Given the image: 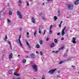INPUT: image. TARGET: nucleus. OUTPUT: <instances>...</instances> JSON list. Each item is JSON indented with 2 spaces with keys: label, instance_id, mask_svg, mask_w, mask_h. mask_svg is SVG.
Wrapping results in <instances>:
<instances>
[{
  "label": "nucleus",
  "instance_id": "f257e3e1",
  "mask_svg": "<svg viewBox=\"0 0 79 79\" xmlns=\"http://www.w3.org/2000/svg\"><path fill=\"white\" fill-rule=\"evenodd\" d=\"M32 67L34 69V71H37L38 70L37 66L35 65H33Z\"/></svg>",
  "mask_w": 79,
  "mask_h": 79
},
{
  "label": "nucleus",
  "instance_id": "f03ea898",
  "mask_svg": "<svg viewBox=\"0 0 79 79\" xmlns=\"http://www.w3.org/2000/svg\"><path fill=\"white\" fill-rule=\"evenodd\" d=\"M21 39V35H20L19 38V40H17V43H19L21 47H23V45H22V44H21V42L20 40V39Z\"/></svg>",
  "mask_w": 79,
  "mask_h": 79
},
{
  "label": "nucleus",
  "instance_id": "7ed1b4c3",
  "mask_svg": "<svg viewBox=\"0 0 79 79\" xmlns=\"http://www.w3.org/2000/svg\"><path fill=\"white\" fill-rule=\"evenodd\" d=\"M56 70V69H52L51 70L49 71V73H50V74H53L54 73V72H55V71Z\"/></svg>",
  "mask_w": 79,
  "mask_h": 79
},
{
  "label": "nucleus",
  "instance_id": "20e7f679",
  "mask_svg": "<svg viewBox=\"0 0 79 79\" xmlns=\"http://www.w3.org/2000/svg\"><path fill=\"white\" fill-rule=\"evenodd\" d=\"M66 29V27H65L64 29L62 30V31L61 32V34L62 36H63V35H64V34H65V32H64V30H65Z\"/></svg>",
  "mask_w": 79,
  "mask_h": 79
},
{
  "label": "nucleus",
  "instance_id": "39448f33",
  "mask_svg": "<svg viewBox=\"0 0 79 79\" xmlns=\"http://www.w3.org/2000/svg\"><path fill=\"white\" fill-rule=\"evenodd\" d=\"M68 8L69 10H72L73 8V5H68Z\"/></svg>",
  "mask_w": 79,
  "mask_h": 79
},
{
  "label": "nucleus",
  "instance_id": "423d86ee",
  "mask_svg": "<svg viewBox=\"0 0 79 79\" xmlns=\"http://www.w3.org/2000/svg\"><path fill=\"white\" fill-rule=\"evenodd\" d=\"M25 42L26 44H27V45L28 46V48L31 50V46H30V45H29V42L27 41V40H26V41H25Z\"/></svg>",
  "mask_w": 79,
  "mask_h": 79
},
{
  "label": "nucleus",
  "instance_id": "0eeeda50",
  "mask_svg": "<svg viewBox=\"0 0 79 79\" xmlns=\"http://www.w3.org/2000/svg\"><path fill=\"white\" fill-rule=\"evenodd\" d=\"M79 4V0H78L76 1H75L74 2V4L76 5H78Z\"/></svg>",
  "mask_w": 79,
  "mask_h": 79
},
{
  "label": "nucleus",
  "instance_id": "6e6552de",
  "mask_svg": "<svg viewBox=\"0 0 79 79\" xmlns=\"http://www.w3.org/2000/svg\"><path fill=\"white\" fill-rule=\"evenodd\" d=\"M14 74L15 75V76H20L19 73H17L16 72H15Z\"/></svg>",
  "mask_w": 79,
  "mask_h": 79
},
{
  "label": "nucleus",
  "instance_id": "1a4fd4ad",
  "mask_svg": "<svg viewBox=\"0 0 79 79\" xmlns=\"http://www.w3.org/2000/svg\"><path fill=\"white\" fill-rule=\"evenodd\" d=\"M31 20L32 21V22L33 23H35V19L34 18V17H31Z\"/></svg>",
  "mask_w": 79,
  "mask_h": 79
},
{
  "label": "nucleus",
  "instance_id": "9d476101",
  "mask_svg": "<svg viewBox=\"0 0 79 79\" xmlns=\"http://www.w3.org/2000/svg\"><path fill=\"white\" fill-rule=\"evenodd\" d=\"M13 56V53H11L9 55V57L10 59L12 58Z\"/></svg>",
  "mask_w": 79,
  "mask_h": 79
},
{
  "label": "nucleus",
  "instance_id": "9b49d317",
  "mask_svg": "<svg viewBox=\"0 0 79 79\" xmlns=\"http://www.w3.org/2000/svg\"><path fill=\"white\" fill-rule=\"evenodd\" d=\"M54 45H55V44L54 43H52L50 46L51 48L53 47H54Z\"/></svg>",
  "mask_w": 79,
  "mask_h": 79
},
{
  "label": "nucleus",
  "instance_id": "f8f14e48",
  "mask_svg": "<svg viewBox=\"0 0 79 79\" xmlns=\"http://www.w3.org/2000/svg\"><path fill=\"white\" fill-rule=\"evenodd\" d=\"M31 58H34L35 57V55H34V54H31Z\"/></svg>",
  "mask_w": 79,
  "mask_h": 79
},
{
  "label": "nucleus",
  "instance_id": "ddd939ff",
  "mask_svg": "<svg viewBox=\"0 0 79 79\" xmlns=\"http://www.w3.org/2000/svg\"><path fill=\"white\" fill-rule=\"evenodd\" d=\"M36 47L37 48H40V46L38 44H37L36 46Z\"/></svg>",
  "mask_w": 79,
  "mask_h": 79
},
{
  "label": "nucleus",
  "instance_id": "4468645a",
  "mask_svg": "<svg viewBox=\"0 0 79 79\" xmlns=\"http://www.w3.org/2000/svg\"><path fill=\"white\" fill-rule=\"evenodd\" d=\"M54 21H56L57 19H58V18L56 17V16H54Z\"/></svg>",
  "mask_w": 79,
  "mask_h": 79
},
{
  "label": "nucleus",
  "instance_id": "2eb2a0df",
  "mask_svg": "<svg viewBox=\"0 0 79 79\" xmlns=\"http://www.w3.org/2000/svg\"><path fill=\"white\" fill-rule=\"evenodd\" d=\"M17 15H19H19H21V13L19 11H17Z\"/></svg>",
  "mask_w": 79,
  "mask_h": 79
},
{
  "label": "nucleus",
  "instance_id": "dca6fc26",
  "mask_svg": "<svg viewBox=\"0 0 79 79\" xmlns=\"http://www.w3.org/2000/svg\"><path fill=\"white\" fill-rule=\"evenodd\" d=\"M41 79H45V75H43Z\"/></svg>",
  "mask_w": 79,
  "mask_h": 79
},
{
  "label": "nucleus",
  "instance_id": "f3484780",
  "mask_svg": "<svg viewBox=\"0 0 79 79\" xmlns=\"http://www.w3.org/2000/svg\"><path fill=\"white\" fill-rule=\"evenodd\" d=\"M54 42L56 44L58 43V41H57V40L56 39H54Z\"/></svg>",
  "mask_w": 79,
  "mask_h": 79
},
{
  "label": "nucleus",
  "instance_id": "a211bd4d",
  "mask_svg": "<svg viewBox=\"0 0 79 79\" xmlns=\"http://www.w3.org/2000/svg\"><path fill=\"white\" fill-rule=\"evenodd\" d=\"M26 60L25 59H23V60H22V63H26Z\"/></svg>",
  "mask_w": 79,
  "mask_h": 79
},
{
  "label": "nucleus",
  "instance_id": "6ab92c4d",
  "mask_svg": "<svg viewBox=\"0 0 79 79\" xmlns=\"http://www.w3.org/2000/svg\"><path fill=\"white\" fill-rule=\"evenodd\" d=\"M71 67H73V69H76V66H75L72 65Z\"/></svg>",
  "mask_w": 79,
  "mask_h": 79
},
{
  "label": "nucleus",
  "instance_id": "aec40b11",
  "mask_svg": "<svg viewBox=\"0 0 79 79\" xmlns=\"http://www.w3.org/2000/svg\"><path fill=\"white\" fill-rule=\"evenodd\" d=\"M43 43V41L42 40H40V45H42Z\"/></svg>",
  "mask_w": 79,
  "mask_h": 79
},
{
  "label": "nucleus",
  "instance_id": "412c9836",
  "mask_svg": "<svg viewBox=\"0 0 79 79\" xmlns=\"http://www.w3.org/2000/svg\"><path fill=\"white\" fill-rule=\"evenodd\" d=\"M64 61H61L59 63V64H62L63 63Z\"/></svg>",
  "mask_w": 79,
  "mask_h": 79
},
{
  "label": "nucleus",
  "instance_id": "4be33fe9",
  "mask_svg": "<svg viewBox=\"0 0 79 79\" xmlns=\"http://www.w3.org/2000/svg\"><path fill=\"white\" fill-rule=\"evenodd\" d=\"M26 3L27 5V6H29V2L27 1H26Z\"/></svg>",
  "mask_w": 79,
  "mask_h": 79
},
{
  "label": "nucleus",
  "instance_id": "5701e85b",
  "mask_svg": "<svg viewBox=\"0 0 79 79\" xmlns=\"http://www.w3.org/2000/svg\"><path fill=\"white\" fill-rule=\"evenodd\" d=\"M12 71H13V70H10L9 72V74H11V73H12Z\"/></svg>",
  "mask_w": 79,
  "mask_h": 79
},
{
  "label": "nucleus",
  "instance_id": "b1692460",
  "mask_svg": "<svg viewBox=\"0 0 79 79\" xmlns=\"http://www.w3.org/2000/svg\"><path fill=\"white\" fill-rule=\"evenodd\" d=\"M19 3H23V2H22V0H19Z\"/></svg>",
  "mask_w": 79,
  "mask_h": 79
},
{
  "label": "nucleus",
  "instance_id": "393cba45",
  "mask_svg": "<svg viewBox=\"0 0 79 79\" xmlns=\"http://www.w3.org/2000/svg\"><path fill=\"white\" fill-rule=\"evenodd\" d=\"M9 14V15H12V12H11V11H10Z\"/></svg>",
  "mask_w": 79,
  "mask_h": 79
},
{
  "label": "nucleus",
  "instance_id": "a878e982",
  "mask_svg": "<svg viewBox=\"0 0 79 79\" xmlns=\"http://www.w3.org/2000/svg\"><path fill=\"white\" fill-rule=\"evenodd\" d=\"M19 16V18H20V19H22V18H23V16L21 15V14Z\"/></svg>",
  "mask_w": 79,
  "mask_h": 79
},
{
  "label": "nucleus",
  "instance_id": "bb28decb",
  "mask_svg": "<svg viewBox=\"0 0 79 79\" xmlns=\"http://www.w3.org/2000/svg\"><path fill=\"white\" fill-rule=\"evenodd\" d=\"M7 43L8 44H9V45H10V46L11 45V42H10V41H8Z\"/></svg>",
  "mask_w": 79,
  "mask_h": 79
},
{
  "label": "nucleus",
  "instance_id": "cd10ccee",
  "mask_svg": "<svg viewBox=\"0 0 79 79\" xmlns=\"http://www.w3.org/2000/svg\"><path fill=\"white\" fill-rule=\"evenodd\" d=\"M50 31V32H49V34H51L52 33V30H49Z\"/></svg>",
  "mask_w": 79,
  "mask_h": 79
},
{
  "label": "nucleus",
  "instance_id": "c85d7f7f",
  "mask_svg": "<svg viewBox=\"0 0 79 79\" xmlns=\"http://www.w3.org/2000/svg\"><path fill=\"white\" fill-rule=\"evenodd\" d=\"M40 53L41 55H43V52L41 51H40Z\"/></svg>",
  "mask_w": 79,
  "mask_h": 79
},
{
  "label": "nucleus",
  "instance_id": "c756f323",
  "mask_svg": "<svg viewBox=\"0 0 79 79\" xmlns=\"http://www.w3.org/2000/svg\"><path fill=\"white\" fill-rule=\"evenodd\" d=\"M52 27H53V25H51L50 27V30H51L52 28Z\"/></svg>",
  "mask_w": 79,
  "mask_h": 79
},
{
  "label": "nucleus",
  "instance_id": "7c9ffc66",
  "mask_svg": "<svg viewBox=\"0 0 79 79\" xmlns=\"http://www.w3.org/2000/svg\"><path fill=\"white\" fill-rule=\"evenodd\" d=\"M49 40V38H47L46 39L47 42Z\"/></svg>",
  "mask_w": 79,
  "mask_h": 79
},
{
  "label": "nucleus",
  "instance_id": "2f4dec72",
  "mask_svg": "<svg viewBox=\"0 0 79 79\" xmlns=\"http://www.w3.org/2000/svg\"><path fill=\"white\" fill-rule=\"evenodd\" d=\"M42 19H43V20H46V18H45L44 17H43Z\"/></svg>",
  "mask_w": 79,
  "mask_h": 79
},
{
  "label": "nucleus",
  "instance_id": "473e14b6",
  "mask_svg": "<svg viewBox=\"0 0 79 79\" xmlns=\"http://www.w3.org/2000/svg\"><path fill=\"white\" fill-rule=\"evenodd\" d=\"M46 32V30H44V33H43L44 35H45V34Z\"/></svg>",
  "mask_w": 79,
  "mask_h": 79
},
{
  "label": "nucleus",
  "instance_id": "72a5a7b5",
  "mask_svg": "<svg viewBox=\"0 0 79 79\" xmlns=\"http://www.w3.org/2000/svg\"><path fill=\"white\" fill-rule=\"evenodd\" d=\"M7 21L8 22H9V23H10V20L9 19H7Z\"/></svg>",
  "mask_w": 79,
  "mask_h": 79
},
{
  "label": "nucleus",
  "instance_id": "f704fd0d",
  "mask_svg": "<svg viewBox=\"0 0 79 79\" xmlns=\"http://www.w3.org/2000/svg\"><path fill=\"white\" fill-rule=\"evenodd\" d=\"M63 48V47H62L61 48H59V50H61Z\"/></svg>",
  "mask_w": 79,
  "mask_h": 79
},
{
  "label": "nucleus",
  "instance_id": "c9c22d12",
  "mask_svg": "<svg viewBox=\"0 0 79 79\" xmlns=\"http://www.w3.org/2000/svg\"><path fill=\"white\" fill-rule=\"evenodd\" d=\"M59 27H61V24H60L59 26Z\"/></svg>",
  "mask_w": 79,
  "mask_h": 79
},
{
  "label": "nucleus",
  "instance_id": "e433bc0d",
  "mask_svg": "<svg viewBox=\"0 0 79 79\" xmlns=\"http://www.w3.org/2000/svg\"><path fill=\"white\" fill-rule=\"evenodd\" d=\"M72 42L73 44H75V43H76V41L75 40H73Z\"/></svg>",
  "mask_w": 79,
  "mask_h": 79
},
{
  "label": "nucleus",
  "instance_id": "4c0bfd02",
  "mask_svg": "<svg viewBox=\"0 0 79 79\" xmlns=\"http://www.w3.org/2000/svg\"><path fill=\"white\" fill-rule=\"evenodd\" d=\"M35 35H36V32H35L34 33V35L35 36Z\"/></svg>",
  "mask_w": 79,
  "mask_h": 79
},
{
  "label": "nucleus",
  "instance_id": "58836bf2",
  "mask_svg": "<svg viewBox=\"0 0 79 79\" xmlns=\"http://www.w3.org/2000/svg\"><path fill=\"white\" fill-rule=\"evenodd\" d=\"M60 33H57V35H60Z\"/></svg>",
  "mask_w": 79,
  "mask_h": 79
},
{
  "label": "nucleus",
  "instance_id": "ea45409f",
  "mask_svg": "<svg viewBox=\"0 0 79 79\" xmlns=\"http://www.w3.org/2000/svg\"><path fill=\"white\" fill-rule=\"evenodd\" d=\"M7 36H6V37H5V39H7Z\"/></svg>",
  "mask_w": 79,
  "mask_h": 79
},
{
  "label": "nucleus",
  "instance_id": "a19ab883",
  "mask_svg": "<svg viewBox=\"0 0 79 79\" xmlns=\"http://www.w3.org/2000/svg\"><path fill=\"white\" fill-rule=\"evenodd\" d=\"M59 52V51H56L55 52V53H58V52Z\"/></svg>",
  "mask_w": 79,
  "mask_h": 79
},
{
  "label": "nucleus",
  "instance_id": "79ce46f5",
  "mask_svg": "<svg viewBox=\"0 0 79 79\" xmlns=\"http://www.w3.org/2000/svg\"><path fill=\"white\" fill-rule=\"evenodd\" d=\"M26 58H29V56H26Z\"/></svg>",
  "mask_w": 79,
  "mask_h": 79
},
{
  "label": "nucleus",
  "instance_id": "37998d69",
  "mask_svg": "<svg viewBox=\"0 0 79 79\" xmlns=\"http://www.w3.org/2000/svg\"><path fill=\"white\" fill-rule=\"evenodd\" d=\"M10 46L11 50H12V46H11V45Z\"/></svg>",
  "mask_w": 79,
  "mask_h": 79
},
{
  "label": "nucleus",
  "instance_id": "c03bdc74",
  "mask_svg": "<svg viewBox=\"0 0 79 79\" xmlns=\"http://www.w3.org/2000/svg\"><path fill=\"white\" fill-rule=\"evenodd\" d=\"M62 23H63V21H61L60 22V24H62Z\"/></svg>",
  "mask_w": 79,
  "mask_h": 79
},
{
  "label": "nucleus",
  "instance_id": "a18cd8bd",
  "mask_svg": "<svg viewBox=\"0 0 79 79\" xmlns=\"http://www.w3.org/2000/svg\"><path fill=\"white\" fill-rule=\"evenodd\" d=\"M73 40H76V39H75V38H74V37L73 38Z\"/></svg>",
  "mask_w": 79,
  "mask_h": 79
},
{
  "label": "nucleus",
  "instance_id": "49530a36",
  "mask_svg": "<svg viewBox=\"0 0 79 79\" xmlns=\"http://www.w3.org/2000/svg\"><path fill=\"white\" fill-rule=\"evenodd\" d=\"M61 40H64V38H62V39H61Z\"/></svg>",
  "mask_w": 79,
  "mask_h": 79
},
{
  "label": "nucleus",
  "instance_id": "de8ad7c7",
  "mask_svg": "<svg viewBox=\"0 0 79 79\" xmlns=\"http://www.w3.org/2000/svg\"><path fill=\"white\" fill-rule=\"evenodd\" d=\"M39 33L41 34V31H40V30L39 31Z\"/></svg>",
  "mask_w": 79,
  "mask_h": 79
},
{
  "label": "nucleus",
  "instance_id": "09e8293b",
  "mask_svg": "<svg viewBox=\"0 0 79 79\" xmlns=\"http://www.w3.org/2000/svg\"><path fill=\"white\" fill-rule=\"evenodd\" d=\"M60 10H59L58 11V13L59 14H60Z\"/></svg>",
  "mask_w": 79,
  "mask_h": 79
},
{
  "label": "nucleus",
  "instance_id": "8fccbe9b",
  "mask_svg": "<svg viewBox=\"0 0 79 79\" xmlns=\"http://www.w3.org/2000/svg\"><path fill=\"white\" fill-rule=\"evenodd\" d=\"M22 29L23 28H20V29H19L20 31H21V30H22Z\"/></svg>",
  "mask_w": 79,
  "mask_h": 79
},
{
  "label": "nucleus",
  "instance_id": "3c124183",
  "mask_svg": "<svg viewBox=\"0 0 79 79\" xmlns=\"http://www.w3.org/2000/svg\"><path fill=\"white\" fill-rule=\"evenodd\" d=\"M36 53H38V54H39V53L37 51H36Z\"/></svg>",
  "mask_w": 79,
  "mask_h": 79
},
{
  "label": "nucleus",
  "instance_id": "603ef678",
  "mask_svg": "<svg viewBox=\"0 0 79 79\" xmlns=\"http://www.w3.org/2000/svg\"><path fill=\"white\" fill-rule=\"evenodd\" d=\"M58 77H60V75H58L57 76Z\"/></svg>",
  "mask_w": 79,
  "mask_h": 79
},
{
  "label": "nucleus",
  "instance_id": "864d4df0",
  "mask_svg": "<svg viewBox=\"0 0 79 79\" xmlns=\"http://www.w3.org/2000/svg\"><path fill=\"white\" fill-rule=\"evenodd\" d=\"M52 0H47V1H48V2H49V1H52Z\"/></svg>",
  "mask_w": 79,
  "mask_h": 79
},
{
  "label": "nucleus",
  "instance_id": "5fc2aeb1",
  "mask_svg": "<svg viewBox=\"0 0 79 79\" xmlns=\"http://www.w3.org/2000/svg\"><path fill=\"white\" fill-rule=\"evenodd\" d=\"M27 35H29V32H27Z\"/></svg>",
  "mask_w": 79,
  "mask_h": 79
},
{
  "label": "nucleus",
  "instance_id": "6e6d98bb",
  "mask_svg": "<svg viewBox=\"0 0 79 79\" xmlns=\"http://www.w3.org/2000/svg\"><path fill=\"white\" fill-rule=\"evenodd\" d=\"M0 13H2V12H0ZM0 16H1V14H0ZM1 16H0V18H1Z\"/></svg>",
  "mask_w": 79,
  "mask_h": 79
},
{
  "label": "nucleus",
  "instance_id": "4d7b16f0",
  "mask_svg": "<svg viewBox=\"0 0 79 79\" xmlns=\"http://www.w3.org/2000/svg\"><path fill=\"white\" fill-rule=\"evenodd\" d=\"M54 52H55V51H52V53H54Z\"/></svg>",
  "mask_w": 79,
  "mask_h": 79
},
{
  "label": "nucleus",
  "instance_id": "13d9d810",
  "mask_svg": "<svg viewBox=\"0 0 79 79\" xmlns=\"http://www.w3.org/2000/svg\"><path fill=\"white\" fill-rule=\"evenodd\" d=\"M60 73V72L59 71H58V73Z\"/></svg>",
  "mask_w": 79,
  "mask_h": 79
},
{
  "label": "nucleus",
  "instance_id": "bf43d9fd",
  "mask_svg": "<svg viewBox=\"0 0 79 79\" xmlns=\"http://www.w3.org/2000/svg\"><path fill=\"white\" fill-rule=\"evenodd\" d=\"M40 31V28H39V31Z\"/></svg>",
  "mask_w": 79,
  "mask_h": 79
},
{
  "label": "nucleus",
  "instance_id": "052dcab7",
  "mask_svg": "<svg viewBox=\"0 0 79 79\" xmlns=\"http://www.w3.org/2000/svg\"><path fill=\"white\" fill-rule=\"evenodd\" d=\"M45 5V3H43V5Z\"/></svg>",
  "mask_w": 79,
  "mask_h": 79
},
{
  "label": "nucleus",
  "instance_id": "680f3d73",
  "mask_svg": "<svg viewBox=\"0 0 79 79\" xmlns=\"http://www.w3.org/2000/svg\"><path fill=\"white\" fill-rule=\"evenodd\" d=\"M30 1H31H31H32L33 0H30Z\"/></svg>",
  "mask_w": 79,
  "mask_h": 79
},
{
  "label": "nucleus",
  "instance_id": "e2e57ef3",
  "mask_svg": "<svg viewBox=\"0 0 79 79\" xmlns=\"http://www.w3.org/2000/svg\"><path fill=\"white\" fill-rule=\"evenodd\" d=\"M18 56H20V55H18Z\"/></svg>",
  "mask_w": 79,
  "mask_h": 79
},
{
  "label": "nucleus",
  "instance_id": "0e129e2a",
  "mask_svg": "<svg viewBox=\"0 0 79 79\" xmlns=\"http://www.w3.org/2000/svg\"><path fill=\"white\" fill-rule=\"evenodd\" d=\"M58 16H60V14H59V13L58 14Z\"/></svg>",
  "mask_w": 79,
  "mask_h": 79
},
{
  "label": "nucleus",
  "instance_id": "69168bd1",
  "mask_svg": "<svg viewBox=\"0 0 79 79\" xmlns=\"http://www.w3.org/2000/svg\"><path fill=\"white\" fill-rule=\"evenodd\" d=\"M70 59H68V60H70Z\"/></svg>",
  "mask_w": 79,
  "mask_h": 79
},
{
  "label": "nucleus",
  "instance_id": "338daca9",
  "mask_svg": "<svg viewBox=\"0 0 79 79\" xmlns=\"http://www.w3.org/2000/svg\"><path fill=\"white\" fill-rule=\"evenodd\" d=\"M27 37H29V36H27Z\"/></svg>",
  "mask_w": 79,
  "mask_h": 79
},
{
  "label": "nucleus",
  "instance_id": "774afa93",
  "mask_svg": "<svg viewBox=\"0 0 79 79\" xmlns=\"http://www.w3.org/2000/svg\"><path fill=\"white\" fill-rule=\"evenodd\" d=\"M34 79H35V78H34Z\"/></svg>",
  "mask_w": 79,
  "mask_h": 79
}]
</instances>
